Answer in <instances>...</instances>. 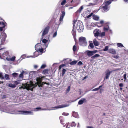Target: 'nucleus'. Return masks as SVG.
<instances>
[{
    "mask_svg": "<svg viewBox=\"0 0 128 128\" xmlns=\"http://www.w3.org/2000/svg\"><path fill=\"white\" fill-rule=\"evenodd\" d=\"M111 3V1L110 0L104 2L103 4V6H100V8L101 10L103 12H106L109 10L110 6L109 5Z\"/></svg>",
    "mask_w": 128,
    "mask_h": 128,
    "instance_id": "f257e3e1",
    "label": "nucleus"
},
{
    "mask_svg": "<svg viewBox=\"0 0 128 128\" xmlns=\"http://www.w3.org/2000/svg\"><path fill=\"white\" fill-rule=\"evenodd\" d=\"M74 24L75 25V24H76L77 30L79 32H82L84 29V27L82 22L79 20L75 21L74 22Z\"/></svg>",
    "mask_w": 128,
    "mask_h": 128,
    "instance_id": "f03ea898",
    "label": "nucleus"
},
{
    "mask_svg": "<svg viewBox=\"0 0 128 128\" xmlns=\"http://www.w3.org/2000/svg\"><path fill=\"white\" fill-rule=\"evenodd\" d=\"M4 30L3 32H2L0 36V39H1V44H0V48L1 47V45H3L6 40V39L7 37V36L6 34L4 32Z\"/></svg>",
    "mask_w": 128,
    "mask_h": 128,
    "instance_id": "7ed1b4c3",
    "label": "nucleus"
},
{
    "mask_svg": "<svg viewBox=\"0 0 128 128\" xmlns=\"http://www.w3.org/2000/svg\"><path fill=\"white\" fill-rule=\"evenodd\" d=\"M80 45L83 46H85L87 45V42L85 38L80 37L79 39Z\"/></svg>",
    "mask_w": 128,
    "mask_h": 128,
    "instance_id": "20e7f679",
    "label": "nucleus"
},
{
    "mask_svg": "<svg viewBox=\"0 0 128 128\" xmlns=\"http://www.w3.org/2000/svg\"><path fill=\"white\" fill-rule=\"evenodd\" d=\"M42 44L40 43H38L35 45V50L38 52H42L44 48L42 46Z\"/></svg>",
    "mask_w": 128,
    "mask_h": 128,
    "instance_id": "39448f33",
    "label": "nucleus"
},
{
    "mask_svg": "<svg viewBox=\"0 0 128 128\" xmlns=\"http://www.w3.org/2000/svg\"><path fill=\"white\" fill-rule=\"evenodd\" d=\"M97 52L98 51L97 50H94L92 51L87 50L84 53H86L88 56L90 57L93 55Z\"/></svg>",
    "mask_w": 128,
    "mask_h": 128,
    "instance_id": "423d86ee",
    "label": "nucleus"
},
{
    "mask_svg": "<svg viewBox=\"0 0 128 128\" xmlns=\"http://www.w3.org/2000/svg\"><path fill=\"white\" fill-rule=\"evenodd\" d=\"M50 27L48 26L46 27L43 30L42 32V39L44 38V36L46 34H48V32Z\"/></svg>",
    "mask_w": 128,
    "mask_h": 128,
    "instance_id": "0eeeda50",
    "label": "nucleus"
},
{
    "mask_svg": "<svg viewBox=\"0 0 128 128\" xmlns=\"http://www.w3.org/2000/svg\"><path fill=\"white\" fill-rule=\"evenodd\" d=\"M22 85L23 86H24V88H29L32 86V81H30L29 83L28 84V82H27L24 84H22Z\"/></svg>",
    "mask_w": 128,
    "mask_h": 128,
    "instance_id": "6e6552de",
    "label": "nucleus"
},
{
    "mask_svg": "<svg viewBox=\"0 0 128 128\" xmlns=\"http://www.w3.org/2000/svg\"><path fill=\"white\" fill-rule=\"evenodd\" d=\"M101 32V31L98 29H96L93 32L94 36L96 37L99 36Z\"/></svg>",
    "mask_w": 128,
    "mask_h": 128,
    "instance_id": "1a4fd4ad",
    "label": "nucleus"
},
{
    "mask_svg": "<svg viewBox=\"0 0 128 128\" xmlns=\"http://www.w3.org/2000/svg\"><path fill=\"white\" fill-rule=\"evenodd\" d=\"M42 78H38L37 79V81L39 87H42L43 85V83L42 82Z\"/></svg>",
    "mask_w": 128,
    "mask_h": 128,
    "instance_id": "9d476101",
    "label": "nucleus"
},
{
    "mask_svg": "<svg viewBox=\"0 0 128 128\" xmlns=\"http://www.w3.org/2000/svg\"><path fill=\"white\" fill-rule=\"evenodd\" d=\"M65 13L63 11L62 12V14L60 16L59 19L60 23L58 24V26L61 23V22L62 21L65 15Z\"/></svg>",
    "mask_w": 128,
    "mask_h": 128,
    "instance_id": "9b49d317",
    "label": "nucleus"
},
{
    "mask_svg": "<svg viewBox=\"0 0 128 128\" xmlns=\"http://www.w3.org/2000/svg\"><path fill=\"white\" fill-rule=\"evenodd\" d=\"M108 52L112 54H115L116 53V52L115 50L112 48H110L108 49Z\"/></svg>",
    "mask_w": 128,
    "mask_h": 128,
    "instance_id": "f8f14e48",
    "label": "nucleus"
},
{
    "mask_svg": "<svg viewBox=\"0 0 128 128\" xmlns=\"http://www.w3.org/2000/svg\"><path fill=\"white\" fill-rule=\"evenodd\" d=\"M69 104H62L56 106V109L59 108H61L68 106Z\"/></svg>",
    "mask_w": 128,
    "mask_h": 128,
    "instance_id": "ddd939ff",
    "label": "nucleus"
},
{
    "mask_svg": "<svg viewBox=\"0 0 128 128\" xmlns=\"http://www.w3.org/2000/svg\"><path fill=\"white\" fill-rule=\"evenodd\" d=\"M86 102V99L84 98H82L78 102V104L79 105L82 104Z\"/></svg>",
    "mask_w": 128,
    "mask_h": 128,
    "instance_id": "4468645a",
    "label": "nucleus"
},
{
    "mask_svg": "<svg viewBox=\"0 0 128 128\" xmlns=\"http://www.w3.org/2000/svg\"><path fill=\"white\" fill-rule=\"evenodd\" d=\"M110 72L109 70H107L106 72V76L105 78L106 79H108V78L110 76Z\"/></svg>",
    "mask_w": 128,
    "mask_h": 128,
    "instance_id": "2eb2a0df",
    "label": "nucleus"
},
{
    "mask_svg": "<svg viewBox=\"0 0 128 128\" xmlns=\"http://www.w3.org/2000/svg\"><path fill=\"white\" fill-rule=\"evenodd\" d=\"M75 26V25L74 24L73 26V29L72 31V33L73 36H74V37L76 35V30H74V26Z\"/></svg>",
    "mask_w": 128,
    "mask_h": 128,
    "instance_id": "dca6fc26",
    "label": "nucleus"
},
{
    "mask_svg": "<svg viewBox=\"0 0 128 128\" xmlns=\"http://www.w3.org/2000/svg\"><path fill=\"white\" fill-rule=\"evenodd\" d=\"M72 116L75 118H79V116L77 112H74L72 113Z\"/></svg>",
    "mask_w": 128,
    "mask_h": 128,
    "instance_id": "f3484780",
    "label": "nucleus"
},
{
    "mask_svg": "<svg viewBox=\"0 0 128 128\" xmlns=\"http://www.w3.org/2000/svg\"><path fill=\"white\" fill-rule=\"evenodd\" d=\"M93 43L96 46H97L99 45V43L96 40V38L94 39L93 40Z\"/></svg>",
    "mask_w": 128,
    "mask_h": 128,
    "instance_id": "a211bd4d",
    "label": "nucleus"
},
{
    "mask_svg": "<svg viewBox=\"0 0 128 128\" xmlns=\"http://www.w3.org/2000/svg\"><path fill=\"white\" fill-rule=\"evenodd\" d=\"M104 23V21L103 20H101L100 21V23H97V24L98 26L101 27L102 26V24Z\"/></svg>",
    "mask_w": 128,
    "mask_h": 128,
    "instance_id": "6ab92c4d",
    "label": "nucleus"
},
{
    "mask_svg": "<svg viewBox=\"0 0 128 128\" xmlns=\"http://www.w3.org/2000/svg\"><path fill=\"white\" fill-rule=\"evenodd\" d=\"M9 53L7 51L4 52L2 54V56L4 57H6L8 55Z\"/></svg>",
    "mask_w": 128,
    "mask_h": 128,
    "instance_id": "aec40b11",
    "label": "nucleus"
},
{
    "mask_svg": "<svg viewBox=\"0 0 128 128\" xmlns=\"http://www.w3.org/2000/svg\"><path fill=\"white\" fill-rule=\"evenodd\" d=\"M100 55L98 54H96L94 56L91 57V58L93 59H94L96 58H98L99 57Z\"/></svg>",
    "mask_w": 128,
    "mask_h": 128,
    "instance_id": "412c9836",
    "label": "nucleus"
},
{
    "mask_svg": "<svg viewBox=\"0 0 128 128\" xmlns=\"http://www.w3.org/2000/svg\"><path fill=\"white\" fill-rule=\"evenodd\" d=\"M99 18V16H97L94 15L93 16V19L94 20H98Z\"/></svg>",
    "mask_w": 128,
    "mask_h": 128,
    "instance_id": "4be33fe9",
    "label": "nucleus"
},
{
    "mask_svg": "<svg viewBox=\"0 0 128 128\" xmlns=\"http://www.w3.org/2000/svg\"><path fill=\"white\" fill-rule=\"evenodd\" d=\"M8 86L10 87L14 88L16 87V86L15 84H8Z\"/></svg>",
    "mask_w": 128,
    "mask_h": 128,
    "instance_id": "5701e85b",
    "label": "nucleus"
},
{
    "mask_svg": "<svg viewBox=\"0 0 128 128\" xmlns=\"http://www.w3.org/2000/svg\"><path fill=\"white\" fill-rule=\"evenodd\" d=\"M68 124L70 125L72 127L75 126H76V124L74 122H73L72 123H69Z\"/></svg>",
    "mask_w": 128,
    "mask_h": 128,
    "instance_id": "b1692460",
    "label": "nucleus"
},
{
    "mask_svg": "<svg viewBox=\"0 0 128 128\" xmlns=\"http://www.w3.org/2000/svg\"><path fill=\"white\" fill-rule=\"evenodd\" d=\"M42 73L46 74L48 73V69H45L43 70L42 72Z\"/></svg>",
    "mask_w": 128,
    "mask_h": 128,
    "instance_id": "393cba45",
    "label": "nucleus"
},
{
    "mask_svg": "<svg viewBox=\"0 0 128 128\" xmlns=\"http://www.w3.org/2000/svg\"><path fill=\"white\" fill-rule=\"evenodd\" d=\"M19 112H22L26 114H30L32 112L30 111H18Z\"/></svg>",
    "mask_w": 128,
    "mask_h": 128,
    "instance_id": "a878e982",
    "label": "nucleus"
},
{
    "mask_svg": "<svg viewBox=\"0 0 128 128\" xmlns=\"http://www.w3.org/2000/svg\"><path fill=\"white\" fill-rule=\"evenodd\" d=\"M77 60H74L72 61L70 63V64L72 65H74L77 62Z\"/></svg>",
    "mask_w": 128,
    "mask_h": 128,
    "instance_id": "bb28decb",
    "label": "nucleus"
},
{
    "mask_svg": "<svg viewBox=\"0 0 128 128\" xmlns=\"http://www.w3.org/2000/svg\"><path fill=\"white\" fill-rule=\"evenodd\" d=\"M84 7L83 6H81L79 9L77 10V12H80L83 9Z\"/></svg>",
    "mask_w": 128,
    "mask_h": 128,
    "instance_id": "cd10ccee",
    "label": "nucleus"
},
{
    "mask_svg": "<svg viewBox=\"0 0 128 128\" xmlns=\"http://www.w3.org/2000/svg\"><path fill=\"white\" fill-rule=\"evenodd\" d=\"M24 71H22L21 73L19 74V78H23V74H24Z\"/></svg>",
    "mask_w": 128,
    "mask_h": 128,
    "instance_id": "c85d7f7f",
    "label": "nucleus"
},
{
    "mask_svg": "<svg viewBox=\"0 0 128 128\" xmlns=\"http://www.w3.org/2000/svg\"><path fill=\"white\" fill-rule=\"evenodd\" d=\"M109 28L108 26V25L106 27H104V30L105 31H107L109 29Z\"/></svg>",
    "mask_w": 128,
    "mask_h": 128,
    "instance_id": "c756f323",
    "label": "nucleus"
},
{
    "mask_svg": "<svg viewBox=\"0 0 128 128\" xmlns=\"http://www.w3.org/2000/svg\"><path fill=\"white\" fill-rule=\"evenodd\" d=\"M105 32H102L100 34L99 36H100L102 37L104 36H105Z\"/></svg>",
    "mask_w": 128,
    "mask_h": 128,
    "instance_id": "7c9ffc66",
    "label": "nucleus"
},
{
    "mask_svg": "<svg viewBox=\"0 0 128 128\" xmlns=\"http://www.w3.org/2000/svg\"><path fill=\"white\" fill-rule=\"evenodd\" d=\"M66 70L64 68H63L62 70V76L64 75L66 72Z\"/></svg>",
    "mask_w": 128,
    "mask_h": 128,
    "instance_id": "2f4dec72",
    "label": "nucleus"
},
{
    "mask_svg": "<svg viewBox=\"0 0 128 128\" xmlns=\"http://www.w3.org/2000/svg\"><path fill=\"white\" fill-rule=\"evenodd\" d=\"M18 74L16 73H14L12 74L13 76L14 77H17L18 76Z\"/></svg>",
    "mask_w": 128,
    "mask_h": 128,
    "instance_id": "473e14b6",
    "label": "nucleus"
},
{
    "mask_svg": "<svg viewBox=\"0 0 128 128\" xmlns=\"http://www.w3.org/2000/svg\"><path fill=\"white\" fill-rule=\"evenodd\" d=\"M42 39H41V40ZM42 42L43 43H44V44H46L48 42V40L46 39H42Z\"/></svg>",
    "mask_w": 128,
    "mask_h": 128,
    "instance_id": "72a5a7b5",
    "label": "nucleus"
},
{
    "mask_svg": "<svg viewBox=\"0 0 128 128\" xmlns=\"http://www.w3.org/2000/svg\"><path fill=\"white\" fill-rule=\"evenodd\" d=\"M77 47L75 45H74L73 48V50L74 52H75L76 50Z\"/></svg>",
    "mask_w": 128,
    "mask_h": 128,
    "instance_id": "f704fd0d",
    "label": "nucleus"
},
{
    "mask_svg": "<svg viewBox=\"0 0 128 128\" xmlns=\"http://www.w3.org/2000/svg\"><path fill=\"white\" fill-rule=\"evenodd\" d=\"M4 77L5 79L6 80H8L9 79V75L7 74H5Z\"/></svg>",
    "mask_w": 128,
    "mask_h": 128,
    "instance_id": "c9c22d12",
    "label": "nucleus"
},
{
    "mask_svg": "<svg viewBox=\"0 0 128 128\" xmlns=\"http://www.w3.org/2000/svg\"><path fill=\"white\" fill-rule=\"evenodd\" d=\"M117 46L118 47H124V46L122 44L120 43H118L117 44Z\"/></svg>",
    "mask_w": 128,
    "mask_h": 128,
    "instance_id": "e433bc0d",
    "label": "nucleus"
},
{
    "mask_svg": "<svg viewBox=\"0 0 128 128\" xmlns=\"http://www.w3.org/2000/svg\"><path fill=\"white\" fill-rule=\"evenodd\" d=\"M1 25L2 26H5V27L6 24V23L5 22H2L1 23Z\"/></svg>",
    "mask_w": 128,
    "mask_h": 128,
    "instance_id": "4c0bfd02",
    "label": "nucleus"
},
{
    "mask_svg": "<svg viewBox=\"0 0 128 128\" xmlns=\"http://www.w3.org/2000/svg\"><path fill=\"white\" fill-rule=\"evenodd\" d=\"M61 117H60V123L62 124H64V120H63L61 119Z\"/></svg>",
    "mask_w": 128,
    "mask_h": 128,
    "instance_id": "58836bf2",
    "label": "nucleus"
},
{
    "mask_svg": "<svg viewBox=\"0 0 128 128\" xmlns=\"http://www.w3.org/2000/svg\"><path fill=\"white\" fill-rule=\"evenodd\" d=\"M66 0H64L61 2V4L62 5H64L66 3Z\"/></svg>",
    "mask_w": 128,
    "mask_h": 128,
    "instance_id": "ea45409f",
    "label": "nucleus"
},
{
    "mask_svg": "<svg viewBox=\"0 0 128 128\" xmlns=\"http://www.w3.org/2000/svg\"><path fill=\"white\" fill-rule=\"evenodd\" d=\"M16 57L14 56H13L12 58H10V61H14Z\"/></svg>",
    "mask_w": 128,
    "mask_h": 128,
    "instance_id": "a19ab883",
    "label": "nucleus"
},
{
    "mask_svg": "<svg viewBox=\"0 0 128 128\" xmlns=\"http://www.w3.org/2000/svg\"><path fill=\"white\" fill-rule=\"evenodd\" d=\"M108 46H106L103 49L104 51H107L108 50Z\"/></svg>",
    "mask_w": 128,
    "mask_h": 128,
    "instance_id": "79ce46f5",
    "label": "nucleus"
},
{
    "mask_svg": "<svg viewBox=\"0 0 128 128\" xmlns=\"http://www.w3.org/2000/svg\"><path fill=\"white\" fill-rule=\"evenodd\" d=\"M126 74H125L124 75L123 77H124V82H126Z\"/></svg>",
    "mask_w": 128,
    "mask_h": 128,
    "instance_id": "37998d69",
    "label": "nucleus"
},
{
    "mask_svg": "<svg viewBox=\"0 0 128 128\" xmlns=\"http://www.w3.org/2000/svg\"><path fill=\"white\" fill-rule=\"evenodd\" d=\"M46 67V65L45 64H42L40 68L42 69Z\"/></svg>",
    "mask_w": 128,
    "mask_h": 128,
    "instance_id": "c03bdc74",
    "label": "nucleus"
},
{
    "mask_svg": "<svg viewBox=\"0 0 128 128\" xmlns=\"http://www.w3.org/2000/svg\"><path fill=\"white\" fill-rule=\"evenodd\" d=\"M65 66V65L64 64H62L59 67V70H60V69L64 67V66Z\"/></svg>",
    "mask_w": 128,
    "mask_h": 128,
    "instance_id": "a18cd8bd",
    "label": "nucleus"
},
{
    "mask_svg": "<svg viewBox=\"0 0 128 128\" xmlns=\"http://www.w3.org/2000/svg\"><path fill=\"white\" fill-rule=\"evenodd\" d=\"M89 46L91 48H93L94 47V45L92 43H90L89 44Z\"/></svg>",
    "mask_w": 128,
    "mask_h": 128,
    "instance_id": "49530a36",
    "label": "nucleus"
},
{
    "mask_svg": "<svg viewBox=\"0 0 128 128\" xmlns=\"http://www.w3.org/2000/svg\"><path fill=\"white\" fill-rule=\"evenodd\" d=\"M5 28V26L0 27V31H2L3 30V29Z\"/></svg>",
    "mask_w": 128,
    "mask_h": 128,
    "instance_id": "de8ad7c7",
    "label": "nucleus"
},
{
    "mask_svg": "<svg viewBox=\"0 0 128 128\" xmlns=\"http://www.w3.org/2000/svg\"><path fill=\"white\" fill-rule=\"evenodd\" d=\"M0 78H1L2 79H4V77L3 75L1 73H0Z\"/></svg>",
    "mask_w": 128,
    "mask_h": 128,
    "instance_id": "09e8293b",
    "label": "nucleus"
},
{
    "mask_svg": "<svg viewBox=\"0 0 128 128\" xmlns=\"http://www.w3.org/2000/svg\"><path fill=\"white\" fill-rule=\"evenodd\" d=\"M68 114H69L68 113H66L65 112H64L62 114V115L64 116H68Z\"/></svg>",
    "mask_w": 128,
    "mask_h": 128,
    "instance_id": "8fccbe9b",
    "label": "nucleus"
},
{
    "mask_svg": "<svg viewBox=\"0 0 128 128\" xmlns=\"http://www.w3.org/2000/svg\"><path fill=\"white\" fill-rule=\"evenodd\" d=\"M14 83L15 84L17 85L18 84H19V82H18L17 81H14Z\"/></svg>",
    "mask_w": 128,
    "mask_h": 128,
    "instance_id": "3c124183",
    "label": "nucleus"
},
{
    "mask_svg": "<svg viewBox=\"0 0 128 128\" xmlns=\"http://www.w3.org/2000/svg\"><path fill=\"white\" fill-rule=\"evenodd\" d=\"M96 3H90L89 4V5L90 6H94L95 4H96Z\"/></svg>",
    "mask_w": 128,
    "mask_h": 128,
    "instance_id": "603ef678",
    "label": "nucleus"
},
{
    "mask_svg": "<svg viewBox=\"0 0 128 128\" xmlns=\"http://www.w3.org/2000/svg\"><path fill=\"white\" fill-rule=\"evenodd\" d=\"M82 64V62L80 61H79L78 63V65H81Z\"/></svg>",
    "mask_w": 128,
    "mask_h": 128,
    "instance_id": "864d4df0",
    "label": "nucleus"
},
{
    "mask_svg": "<svg viewBox=\"0 0 128 128\" xmlns=\"http://www.w3.org/2000/svg\"><path fill=\"white\" fill-rule=\"evenodd\" d=\"M119 86L120 87H122L124 86V84L122 83H120L119 84Z\"/></svg>",
    "mask_w": 128,
    "mask_h": 128,
    "instance_id": "5fc2aeb1",
    "label": "nucleus"
},
{
    "mask_svg": "<svg viewBox=\"0 0 128 128\" xmlns=\"http://www.w3.org/2000/svg\"><path fill=\"white\" fill-rule=\"evenodd\" d=\"M6 59L8 61H10V58H6Z\"/></svg>",
    "mask_w": 128,
    "mask_h": 128,
    "instance_id": "6e6d98bb",
    "label": "nucleus"
},
{
    "mask_svg": "<svg viewBox=\"0 0 128 128\" xmlns=\"http://www.w3.org/2000/svg\"><path fill=\"white\" fill-rule=\"evenodd\" d=\"M70 125L68 124V125L66 126V128H70Z\"/></svg>",
    "mask_w": 128,
    "mask_h": 128,
    "instance_id": "4d7b16f0",
    "label": "nucleus"
},
{
    "mask_svg": "<svg viewBox=\"0 0 128 128\" xmlns=\"http://www.w3.org/2000/svg\"><path fill=\"white\" fill-rule=\"evenodd\" d=\"M98 88H94V89L93 90H92V91H97L98 90Z\"/></svg>",
    "mask_w": 128,
    "mask_h": 128,
    "instance_id": "13d9d810",
    "label": "nucleus"
},
{
    "mask_svg": "<svg viewBox=\"0 0 128 128\" xmlns=\"http://www.w3.org/2000/svg\"><path fill=\"white\" fill-rule=\"evenodd\" d=\"M56 36V32H54L53 35V37H54Z\"/></svg>",
    "mask_w": 128,
    "mask_h": 128,
    "instance_id": "bf43d9fd",
    "label": "nucleus"
},
{
    "mask_svg": "<svg viewBox=\"0 0 128 128\" xmlns=\"http://www.w3.org/2000/svg\"><path fill=\"white\" fill-rule=\"evenodd\" d=\"M92 15V13L90 14V15H88V16H87L88 18H90Z\"/></svg>",
    "mask_w": 128,
    "mask_h": 128,
    "instance_id": "052dcab7",
    "label": "nucleus"
},
{
    "mask_svg": "<svg viewBox=\"0 0 128 128\" xmlns=\"http://www.w3.org/2000/svg\"><path fill=\"white\" fill-rule=\"evenodd\" d=\"M70 86H69L68 87V89H67V91L68 92L70 91Z\"/></svg>",
    "mask_w": 128,
    "mask_h": 128,
    "instance_id": "680f3d73",
    "label": "nucleus"
},
{
    "mask_svg": "<svg viewBox=\"0 0 128 128\" xmlns=\"http://www.w3.org/2000/svg\"><path fill=\"white\" fill-rule=\"evenodd\" d=\"M114 57L116 58H118V56L116 55V56H114Z\"/></svg>",
    "mask_w": 128,
    "mask_h": 128,
    "instance_id": "e2e57ef3",
    "label": "nucleus"
},
{
    "mask_svg": "<svg viewBox=\"0 0 128 128\" xmlns=\"http://www.w3.org/2000/svg\"><path fill=\"white\" fill-rule=\"evenodd\" d=\"M38 67V66L37 65H34V68H36Z\"/></svg>",
    "mask_w": 128,
    "mask_h": 128,
    "instance_id": "0e129e2a",
    "label": "nucleus"
},
{
    "mask_svg": "<svg viewBox=\"0 0 128 128\" xmlns=\"http://www.w3.org/2000/svg\"><path fill=\"white\" fill-rule=\"evenodd\" d=\"M80 124L78 122V125L77 126V127L78 128H80Z\"/></svg>",
    "mask_w": 128,
    "mask_h": 128,
    "instance_id": "69168bd1",
    "label": "nucleus"
},
{
    "mask_svg": "<svg viewBox=\"0 0 128 128\" xmlns=\"http://www.w3.org/2000/svg\"><path fill=\"white\" fill-rule=\"evenodd\" d=\"M87 128H94L93 127L90 126H87L86 127Z\"/></svg>",
    "mask_w": 128,
    "mask_h": 128,
    "instance_id": "338daca9",
    "label": "nucleus"
},
{
    "mask_svg": "<svg viewBox=\"0 0 128 128\" xmlns=\"http://www.w3.org/2000/svg\"><path fill=\"white\" fill-rule=\"evenodd\" d=\"M124 1L126 2H128V0H123Z\"/></svg>",
    "mask_w": 128,
    "mask_h": 128,
    "instance_id": "774afa93",
    "label": "nucleus"
}]
</instances>
